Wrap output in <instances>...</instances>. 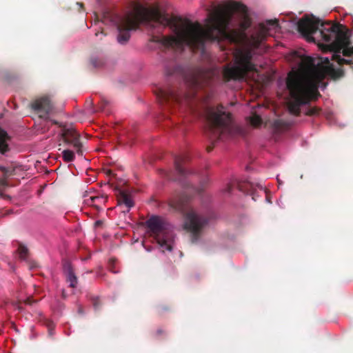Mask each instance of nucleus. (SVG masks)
<instances>
[{"label":"nucleus","instance_id":"1","mask_svg":"<svg viewBox=\"0 0 353 353\" xmlns=\"http://www.w3.org/2000/svg\"><path fill=\"white\" fill-rule=\"evenodd\" d=\"M112 21L119 32L117 41L122 45L129 41L130 31L136 30L143 23L151 26L160 24L171 29L174 34L153 35L150 39L164 50L182 51L188 47L194 51H203L207 41H219L223 39L239 46H245L236 52L235 65L223 68L222 78L225 82L243 79L248 72L255 70L251 60L253 50L261 44V23L248 37L245 30L251 26V19L248 8L240 2L231 1L210 12L205 28L197 21L169 16L158 8L148 9L140 4L123 16L114 15Z\"/></svg>","mask_w":353,"mask_h":353},{"label":"nucleus","instance_id":"2","mask_svg":"<svg viewBox=\"0 0 353 353\" xmlns=\"http://www.w3.org/2000/svg\"><path fill=\"white\" fill-rule=\"evenodd\" d=\"M310 42L316 43L323 51L333 53L332 59L339 65L348 64L351 61L342 57L353 55V47L350 46L348 31L342 26L323 22L310 14Z\"/></svg>","mask_w":353,"mask_h":353},{"label":"nucleus","instance_id":"3","mask_svg":"<svg viewBox=\"0 0 353 353\" xmlns=\"http://www.w3.org/2000/svg\"><path fill=\"white\" fill-rule=\"evenodd\" d=\"M285 59L292 65L286 79L291 97L288 107L291 114L298 115L301 106L309 103V56L300 48L291 52Z\"/></svg>","mask_w":353,"mask_h":353},{"label":"nucleus","instance_id":"4","mask_svg":"<svg viewBox=\"0 0 353 353\" xmlns=\"http://www.w3.org/2000/svg\"><path fill=\"white\" fill-rule=\"evenodd\" d=\"M190 199V197L184 192L171 199L169 206L173 211L183 215L184 229L191 234L192 241L194 243L199 239L203 229L208 225L210 217L193 210L189 204Z\"/></svg>","mask_w":353,"mask_h":353},{"label":"nucleus","instance_id":"5","mask_svg":"<svg viewBox=\"0 0 353 353\" xmlns=\"http://www.w3.org/2000/svg\"><path fill=\"white\" fill-rule=\"evenodd\" d=\"M342 75L343 70L334 68L327 57L310 56V102L320 97L318 90L325 88V79H337Z\"/></svg>","mask_w":353,"mask_h":353},{"label":"nucleus","instance_id":"6","mask_svg":"<svg viewBox=\"0 0 353 353\" xmlns=\"http://www.w3.org/2000/svg\"><path fill=\"white\" fill-rule=\"evenodd\" d=\"M208 126L205 134L212 141V145L207 146L206 150L210 152L214 143L228 137L232 132L231 114L224 110L222 105L216 108H210L206 111Z\"/></svg>","mask_w":353,"mask_h":353},{"label":"nucleus","instance_id":"7","mask_svg":"<svg viewBox=\"0 0 353 353\" xmlns=\"http://www.w3.org/2000/svg\"><path fill=\"white\" fill-rule=\"evenodd\" d=\"M145 225L149 229L150 236L155 239L163 252L172 250L173 233L170 225L163 218L152 216L145 222Z\"/></svg>","mask_w":353,"mask_h":353},{"label":"nucleus","instance_id":"8","mask_svg":"<svg viewBox=\"0 0 353 353\" xmlns=\"http://www.w3.org/2000/svg\"><path fill=\"white\" fill-rule=\"evenodd\" d=\"M156 96L162 104L171 105L177 104L179 105H190V102L194 97V94H182L172 88H158L156 90Z\"/></svg>","mask_w":353,"mask_h":353},{"label":"nucleus","instance_id":"9","mask_svg":"<svg viewBox=\"0 0 353 353\" xmlns=\"http://www.w3.org/2000/svg\"><path fill=\"white\" fill-rule=\"evenodd\" d=\"M52 123L58 125L61 128V136L64 143L72 145L75 148L77 153L82 156L83 151L82 150V143L80 141V134L72 127H68L65 125L59 123L57 121H52Z\"/></svg>","mask_w":353,"mask_h":353},{"label":"nucleus","instance_id":"10","mask_svg":"<svg viewBox=\"0 0 353 353\" xmlns=\"http://www.w3.org/2000/svg\"><path fill=\"white\" fill-rule=\"evenodd\" d=\"M31 108L40 118L47 120L54 110V103L49 96H43L32 101Z\"/></svg>","mask_w":353,"mask_h":353},{"label":"nucleus","instance_id":"11","mask_svg":"<svg viewBox=\"0 0 353 353\" xmlns=\"http://www.w3.org/2000/svg\"><path fill=\"white\" fill-rule=\"evenodd\" d=\"M239 191L252 196V199L256 201V196H259V192L266 193L265 188L259 183H254L248 181L238 183Z\"/></svg>","mask_w":353,"mask_h":353},{"label":"nucleus","instance_id":"12","mask_svg":"<svg viewBox=\"0 0 353 353\" xmlns=\"http://www.w3.org/2000/svg\"><path fill=\"white\" fill-rule=\"evenodd\" d=\"M220 78V74L218 70H208L202 73L201 77L194 81L196 87L210 86Z\"/></svg>","mask_w":353,"mask_h":353},{"label":"nucleus","instance_id":"13","mask_svg":"<svg viewBox=\"0 0 353 353\" xmlns=\"http://www.w3.org/2000/svg\"><path fill=\"white\" fill-rule=\"evenodd\" d=\"M63 272L66 278V281L69 283L70 287L72 288H76L78 283V279L70 262L65 261L64 263Z\"/></svg>","mask_w":353,"mask_h":353},{"label":"nucleus","instance_id":"14","mask_svg":"<svg viewBox=\"0 0 353 353\" xmlns=\"http://www.w3.org/2000/svg\"><path fill=\"white\" fill-rule=\"evenodd\" d=\"M188 161L187 156H176L174 158V167L178 174L181 177H186L191 172L184 167Z\"/></svg>","mask_w":353,"mask_h":353},{"label":"nucleus","instance_id":"15","mask_svg":"<svg viewBox=\"0 0 353 353\" xmlns=\"http://www.w3.org/2000/svg\"><path fill=\"white\" fill-rule=\"evenodd\" d=\"M117 200L120 206H125L126 208V210H123L124 212H128L130 209L134 205L131 195L123 190L119 192Z\"/></svg>","mask_w":353,"mask_h":353},{"label":"nucleus","instance_id":"16","mask_svg":"<svg viewBox=\"0 0 353 353\" xmlns=\"http://www.w3.org/2000/svg\"><path fill=\"white\" fill-rule=\"evenodd\" d=\"M297 30L301 36L309 42V14H305L296 24Z\"/></svg>","mask_w":353,"mask_h":353},{"label":"nucleus","instance_id":"17","mask_svg":"<svg viewBox=\"0 0 353 353\" xmlns=\"http://www.w3.org/2000/svg\"><path fill=\"white\" fill-rule=\"evenodd\" d=\"M10 140L6 131L0 128V153L5 154L9 150L8 141Z\"/></svg>","mask_w":353,"mask_h":353},{"label":"nucleus","instance_id":"18","mask_svg":"<svg viewBox=\"0 0 353 353\" xmlns=\"http://www.w3.org/2000/svg\"><path fill=\"white\" fill-rule=\"evenodd\" d=\"M290 125V123L281 119H274L272 123V126L276 132H280L286 130Z\"/></svg>","mask_w":353,"mask_h":353},{"label":"nucleus","instance_id":"19","mask_svg":"<svg viewBox=\"0 0 353 353\" xmlns=\"http://www.w3.org/2000/svg\"><path fill=\"white\" fill-rule=\"evenodd\" d=\"M62 154L64 161L69 163L74 161V154L72 150H65L63 151Z\"/></svg>","mask_w":353,"mask_h":353},{"label":"nucleus","instance_id":"20","mask_svg":"<svg viewBox=\"0 0 353 353\" xmlns=\"http://www.w3.org/2000/svg\"><path fill=\"white\" fill-rule=\"evenodd\" d=\"M250 122L251 125H253L254 127H259L262 123V120L259 115L253 114L250 117Z\"/></svg>","mask_w":353,"mask_h":353},{"label":"nucleus","instance_id":"21","mask_svg":"<svg viewBox=\"0 0 353 353\" xmlns=\"http://www.w3.org/2000/svg\"><path fill=\"white\" fill-rule=\"evenodd\" d=\"M17 251H18L19 257L21 259H26V257L28 256V248L26 246H24L22 244H20L19 245Z\"/></svg>","mask_w":353,"mask_h":353},{"label":"nucleus","instance_id":"22","mask_svg":"<svg viewBox=\"0 0 353 353\" xmlns=\"http://www.w3.org/2000/svg\"><path fill=\"white\" fill-rule=\"evenodd\" d=\"M91 63L95 68L101 67L103 65V61L98 58H92L91 59Z\"/></svg>","mask_w":353,"mask_h":353},{"label":"nucleus","instance_id":"23","mask_svg":"<svg viewBox=\"0 0 353 353\" xmlns=\"http://www.w3.org/2000/svg\"><path fill=\"white\" fill-rule=\"evenodd\" d=\"M108 104L109 101L106 99H102L99 105V108L101 109V110H103L105 108V107L108 105Z\"/></svg>","mask_w":353,"mask_h":353},{"label":"nucleus","instance_id":"24","mask_svg":"<svg viewBox=\"0 0 353 353\" xmlns=\"http://www.w3.org/2000/svg\"><path fill=\"white\" fill-rule=\"evenodd\" d=\"M36 301L33 299L32 297H28L24 300V303L29 305H32Z\"/></svg>","mask_w":353,"mask_h":353},{"label":"nucleus","instance_id":"25","mask_svg":"<svg viewBox=\"0 0 353 353\" xmlns=\"http://www.w3.org/2000/svg\"><path fill=\"white\" fill-rule=\"evenodd\" d=\"M319 109L316 108L315 107H313L312 105V104L310 103V116L312 115V114H319Z\"/></svg>","mask_w":353,"mask_h":353},{"label":"nucleus","instance_id":"26","mask_svg":"<svg viewBox=\"0 0 353 353\" xmlns=\"http://www.w3.org/2000/svg\"><path fill=\"white\" fill-rule=\"evenodd\" d=\"M176 68L175 67L171 70H170L168 68H166V70H165L166 74L168 75L173 74L176 72Z\"/></svg>","mask_w":353,"mask_h":353},{"label":"nucleus","instance_id":"27","mask_svg":"<svg viewBox=\"0 0 353 353\" xmlns=\"http://www.w3.org/2000/svg\"><path fill=\"white\" fill-rule=\"evenodd\" d=\"M232 190V185L231 184H228L226 188L224 190V192L230 193Z\"/></svg>","mask_w":353,"mask_h":353},{"label":"nucleus","instance_id":"28","mask_svg":"<svg viewBox=\"0 0 353 353\" xmlns=\"http://www.w3.org/2000/svg\"><path fill=\"white\" fill-rule=\"evenodd\" d=\"M90 199L92 201V204L94 205L97 201L99 200V198L97 196H90Z\"/></svg>","mask_w":353,"mask_h":353},{"label":"nucleus","instance_id":"29","mask_svg":"<svg viewBox=\"0 0 353 353\" xmlns=\"http://www.w3.org/2000/svg\"><path fill=\"white\" fill-rule=\"evenodd\" d=\"M192 189L193 190V191L194 192H196V193H199V190L198 188H196L194 187H192Z\"/></svg>","mask_w":353,"mask_h":353},{"label":"nucleus","instance_id":"30","mask_svg":"<svg viewBox=\"0 0 353 353\" xmlns=\"http://www.w3.org/2000/svg\"><path fill=\"white\" fill-rule=\"evenodd\" d=\"M107 174H108V175H112V170H108L107 171Z\"/></svg>","mask_w":353,"mask_h":353},{"label":"nucleus","instance_id":"31","mask_svg":"<svg viewBox=\"0 0 353 353\" xmlns=\"http://www.w3.org/2000/svg\"><path fill=\"white\" fill-rule=\"evenodd\" d=\"M100 224H101V221H97L96 222V225H100Z\"/></svg>","mask_w":353,"mask_h":353},{"label":"nucleus","instance_id":"32","mask_svg":"<svg viewBox=\"0 0 353 353\" xmlns=\"http://www.w3.org/2000/svg\"><path fill=\"white\" fill-rule=\"evenodd\" d=\"M62 295H63V296L65 297V293L64 290L62 292Z\"/></svg>","mask_w":353,"mask_h":353},{"label":"nucleus","instance_id":"33","mask_svg":"<svg viewBox=\"0 0 353 353\" xmlns=\"http://www.w3.org/2000/svg\"><path fill=\"white\" fill-rule=\"evenodd\" d=\"M305 114L309 115V110L306 111Z\"/></svg>","mask_w":353,"mask_h":353},{"label":"nucleus","instance_id":"34","mask_svg":"<svg viewBox=\"0 0 353 353\" xmlns=\"http://www.w3.org/2000/svg\"><path fill=\"white\" fill-rule=\"evenodd\" d=\"M266 199H267V201H268L269 203H270V202H271V201H270V200L268 198V196L266 197Z\"/></svg>","mask_w":353,"mask_h":353},{"label":"nucleus","instance_id":"35","mask_svg":"<svg viewBox=\"0 0 353 353\" xmlns=\"http://www.w3.org/2000/svg\"><path fill=\"white\" fill-rule=\"evenodd\" d=\"M94 307H95L96 308L97 307V303H94Z\"/></svg>","mask_w":353,"mask_h":353},{"label":"nucleus","instance_id":"36","mask_svg":"<svg viewBox=\"0 0 353 353\" xmlns=\"http://www.w3.org/2000/svg\"><path fill=\"white\" fill-rule=\"evenodd\" d=\"M99 32H96V33H95V35H96V36H98V35H99Z\"/></svg>","mask_w":353,"mask_h":353},{"label":"nucleus","instance_id":"37","mask_svg":"<svg viewBox=\"0 0 353 353\" xmlns=\"http://www.w3.org/2000/svg\"><path fill=\"white\" fill-rule=\"evenodd\" d=\"M79 5L81 6V7L83 8V3H79Z\"/></svg>","mask_w":353,"mask_h":353},{"label":"nucleus","instance_id":"38","mask_svg":"<svg viewBox=\"0 0 353 353\" xmlns=\"http://www.w3.org/2000/svg\"><path fill=\"white\" fill-rule=\"evenodd\" d=\"M100 34H102L105 35V34L103 33V31H101V32H100Z\"/></svg>","mask_w":353,"mask_h":353},{"label":"nucleus","instance_id":"39","mask_svg":"<svg viewBox=\"0 0 353 353\" xmlns=\"http://www.w3.org/2000/svg\"><path fill=\"white\" fill-rule=\"evenodd\" d=\"M19 310H21V307L20 306L18 307Z\"/></svg>","mask_w":353,"mask_h":353}]
</instances>
